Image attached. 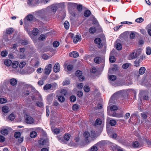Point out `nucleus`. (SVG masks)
<instances>
[{
  "label": "nucleus",
  "mask_w": 151,
  "mask_h": 151,
  "mask_svg": "<svg viewBox=\"0 0 151 151\" xmlns=\"http://www.w3.org/2000/svg\"><path fill=\"white\" fill-rule=\"evenodd\" d=\"M54 133L55 134H58L60 132V130L58 128L55 129L53 131Z\"/></svg>",
  "instance_id": "obj_58"
},
{
  "label": "nucleus",
  "mask_w": 151,
  "mask_h": 151,
  "mask_svg": "<svg viewBox=\"0 0 151 151\" xmlns=\"http://www.w3.org/2000/svg\"><path fill=\"white\" fill-rule=\"evenodd\" d=\"M144 146L147 145L148 147H151V142H144Z\"/></svg>",
  "instance_id": "obj_60"
},
{
  "label": "nucleus",
  "mask_w": 151,
  "mask_h": 151,
  "mask_svg": "<svg viewBox=\"0 0 151 151\" xmlns=\"http://www.w3.org/2000/svg\"><path fill=\"white\" fill-rule=\"evenodd\" d=\"M60 70V64L59 63H56L53 68V71L54 72H59Z\"/></svg>",
  "instance_id": "obj_7"
},
{
  "label": "nucleus",
  "mask_w": 151,
  "mask_h": 151,
  "mask_svg": "<svg viewBox=\"0 0 151 151\" xmlns=\"http://www.w3.org/2000/svg\"><path fill=\"white\" fill-rule=\"evenodd\" d=\"M21 133L19 132H16L14 134V137L16 138H19V141L20 142H23V137H21Z\"/></svg>",
  "instance_id": "obj_5"
},
{
  "label": "nucleus",
  "mask_w": 151,
  "mask_h": 151,
  "mask_svg": "<svg viewBox=\"0 0 151 151\" xmlns=\"http://www.w3.org/2000/svg\"><path fill=\"white\" fill-rule=\"evenodd\" d=\"M39 30L37 28L34 29L32 30V34L34 35H37L38 33Z\"/></svg>",
  "instance_id": "obj_30"
},
{
  "label": "nucleus",
  "mask_w": 151,
  "mask_h": 151,
  "mask_svg": "<svg viewBox=\"0 0 151 151\" xmlns=\"http://www.w3.org/2000/svg\"><path fill=\"white\" fill-rule=\"evenodd\" d=\"M147 113L145 112L142 113L141 114V116L144 119H146L147 117Z\"/></svg>",
  "instance_id": "obj_42"
},
{
  "label": "nucleus",
  "mask_w": 151,
  "mask_h": 151,
  "mask_svg": "<svg viewBox=\"0 0 151 151\" xmlns=\"http://www.w3.org/2000/svg\"><path fill=\"white\" fill-rule=\"evenodd\" d=\"M116 122L114 119L110 120L109 122L110 125L111 126H114L116 124Z\"/></svg>",
  "instance_id": "obj_36"
},
{
  "label": "nucleus",
  "mask_w": 151,
  "mask_h": 151,
  "mask_svg": "<svg viewBox=\"0 0 151 151\" xmlns=\"http://www.w3.org/2000/svg\"><path fill=\"white\" fill-rule=\"evenodd\" d=\"M141 53V50L140 49L135 50L129 55V59L130 60L134 59L140 55Z\"/></svg>",
  "instance_id": "obj_2"
},
{
  "label": "nucleus",
  "mask_w": 151,
  "mask_h": 151,
  "mask_svg": "<svg viewBox=\"0 0 151 151\" xmlns=\"http://www.w3.org/2000/svg\"><path fill=\"white\" fill-rule=\"evenodd\" d=\"M95 42L98 45V46L99 47H101L103 45L101 43V39L99 38H96L94 40Z\"/></svg>",
  "instance_id": "obj_8"
},
{
  "label": "nucleus",
  "mask_w": 151,
  "mask_h": 151,
  "mask_svg": "<svg viewBox=\"0 0 151 151\" xmlns=\"http://www.w3.org/2000/svg\"><path fill=\"white\" fill-rule=\"evenodd\" d=\"M79 108V106L77 104H74L72 107L73 110L75 111H77Z\"/></svg>",
  "instance_id": "obj_24"
},
{
  "label": "nucleus",
  "mask_w": 151,
  "mask_h": 151,
  "mask_svg": "<svg viewBox=\"0 0 151 151\" xmlns=\"http://www.w3.org/2000/svg\"><path fill=\"white\" fill-rule=\"evenodd\" d=\"M10 83L12 86H15L17 84V81L14 78H12L10 80Z\"/></svg>",
  "instance_id": "obj_13"
},
{
  "label": "nucleus",
  "mask_w": 151,
  "mask_h": 151,
  "mask_svg": "<svg viewBox=\"0 0 151 151\" xmlns=\"http://www.w3.org/2000/svg\"><path fill=\"white\" fill-rule=\"evenodd\" d=\"M70 83V82L69 80H66L63 82V86L67 85L69 84Z\"/></svg>",
  "instance_id": "obj_56"
},
{
  "label": "nucleus",
  "mask_w": 151,
  "mask_h": 151,
  "mask_svg": "<svg viewBox=\"0 0 151 151\" xmlns=\"http://www.w3.org/2000/svg\"><path fill=\"white\" fill-rule=\"evenodd\" d=\"M122 47V45L119 43H117L116 45V48L117 50H121Z\"/></svg>",
  "instance_id": "obj_28"
},
{
  "label": "nucleus",
  "mask_w": 151,
  "mask_h": 151,
  "mask_svg": "<svg viewBox=\"0 0 151 151\" xmlns=\"http://www.w3.org/2000/svg\"><path fill=\"white\" fill-rule=\"evenodd\" d=\"M50 57V56H49L45 54H43L42 55V58L45 60H47Z\"/></svg>",
  "instance_id": "obj_52"
},
{
  "label": "nucleus",
  "mask_w": 151,
  "mask_h": 151,
  "mask_svg": "<svg viewBox=\"0 0 151 151\" xmlns=\"http://www.w3.org/2000/svg\"><path fill=\"white\" fill-rule=\"evenodd\" d=\"M109 61L111 63H113L115 62L116 60L115 57L114 56H111L110 57Z\"/></svg>",
  "instance_id": "obj_39"
},
{
  "label": "nucleus",
  "mask_w": 151,
  "mask_h": 151,
  "mask_svg": "<svg viewBox=\"0 0 151 151\" xmlns=\"http://www.w3.org/2000/svg\"><path fill=\"white\" fill-rule=\"evenodd\" d=\"M26 18L27 20L31 21L33 19V17L32 14H29L27 16Z\"/></svg>",
  "instance_id": "obj_27"
},
{
  "label": "nucleus",
  "mask_w": 151,
  "mask_h": 151,
  "mask_svg": "<svg viewBox=\"0 0 151 151\" xmlns=\"http://www.w3.org/2000/svg\"><path fill=\"white\" fill-rule=\"evenodd\" d=\"M146 70L145 67H141L139 70V73L140 75L143 74L145 73Z\"/></svg>",
  "instance_id": "obj_15"
},
{
  "label": "nucleus",
  "mask_w": 151,
  "mask_h": 151,
  "mask_svg": "<svg viewBox=\"0 0 151 151\" xmlns=\"http://www.w3.org/2000/svg\"><path fill=\"white\" fill-rule=\"evenodd\" d=\"M64 3H60L57 4H53L50 6L51 11L53 12H56L58 8H63L64 7Z\"/></svg>",
  "instance_id": "obj_3"
},
{
  "label": "nucleus",
  "mask_w": 151,
  "mask_h": 151,
  "mask_svg": "<svg viewBox=\"0 0 151 151\" xmlns=\"http://www.w3.org/2000/svg\"><path fill=\"white\" fill-rule=\"evenodd\" d=\"M118 109L117 107L115 105H112L111 106L110 108V110L111 111H114Z\"/></svg>",
  "instance_id": "obj_35"
},
{
  "label": "nucleus",
  "mask_w": 151,
  "mask_h": 151,
  "mask_svg": "<svg viewBox=\"0 0 151 151\" xmlns=\"http://www.w3.org/2000/svg\"><path fill=\"white\" fill-rule=\"evenodd\" d=\"M2 109L3 112L7 113L9 111V108L7 106H4L2 107Z\"/></svg>",
  "instance_id": "obj_19"
},
{
  "label": "nucleus",
  "mask_w": 151,
  "mask_h": 151,
  "mask_svg": "<svg viewBox=\"0 0 151 151\" xmlns=\"http://www.w3.org/2000/svg\"><path fill=\"white\" fill-rule=\"evenodd\" d=\"M52 85L50 84H47L43 87V89L47 90L50 89L52 87Z\"/></svg>",
  "instance_id": "obj_14"
},
{
  "label": "nucleus",
  "mask_w": 151,
  "mask_h": 151,
  "mask_svg": "<svg viewBox=\"0 0 151 151\" xmlns=\"http://www.w3.org/2000/svg\"><path fill=\"white\" fill-rule=\"evenodd\" d=\"M15 118V116L13 113L11 114L8 116V119L11 121L14 120Z\"/></svg>",
  "instance_id": "obj_34"
},
{
  "label": "nucleus",
  "mask_w": 151,
  "mask_h": 151,
  "mask_svg": "<svg viewBox=\"0 0 151 151\" xmlns=\"http://www.w3.org/2000/svg\"><path fill=\"white\" fill-rule=\"evenodd\" d=\"M64 143L72 147L75 146V145L74 144V142H64Z\"/></svg>",
  "instance_id": "obj_53"
},
{
  "label": "nucleus",
  "mask_w": 151,
  "mask_h": 151,
  "mask_svg": "<svg viewBox=\"0 0 151 151\" xmlns=\"http://www.w3.org/2000/svg\"><path fill=\"white\" fill-rule=\"evenodd\" d=\"M81 37H80L78 35H77L74 37L73 40V42L75 43H76L79 41H80L81 40Z\"/></svg>",
  "instance_id": "obj_12"
},
{
  "label": "nucleus",
  "mask_w": 151,
  "mask_h": 151,
  "mask_svg": "<svg viewBox=\"0 0 151 151\" xmlns=\"http://www.w3.org/2000/svg\"><path fill=\"white\" fill-rule=\"evenodd\" d=\"M130 64L129 63H126L123 64L122 66L123 68L124 69H127L128 68Z\"/></svg>",
  "instance_id": "obj_37"
},
{
  "label": "nucleus",
  "mask_w": 151,
  "mask_h": 151,
  "mask_svg": "<svg viewBox=\"0 0 151 151\" xmlns=\"http://www.w3.org/2000/svg\"><path fill=\"white\" fill-rule=\"evenodd\" d=\"M83 93L81 91H78L77 92V95L79 97L82 96Z\"/></svg>",
  "instance_id": "obj_59"
},
{
  "label": "nucleus",
  "mask_w": 151,
  "mask_h": 151,
  "mask_svg": "<svg viewBox=\"0 0 151 151\" xmlns=\"http://www.w3.org/2000/svg\"><path fill=\"white\" fill-rule=\"evenodd\" d=\"M12 61L10 60H7L4 61V64L7 66H9L12 64Z\"/></svg>",
  "instance_id": "obj_18"
},
{
  "label": "nucleus",
  "mask_w": 151,
  "mask_h": 151,
  "mask_svg": "<svg viewBox=\"0 0 151 151\" xmlns=\"http://www.w3.org/2000/svg\"><path fill=\"white\" fill-rule=\"evenodd\" d=\"M64 25L65 28L66 29H69V23L67 21H65L64 23Z\"/></svg>",
  "instance_id": "obj_31"
},
{
  "label": "nucleus",
  "mask_w": 151,
  "mask_h": 151,
  "mask_svg": "<svg viewBox=\"0 0 151 151\" xmlns=\"http://www.w3.org/2000/svg\"><path fill=\"white\" fill-rule=\"evenodd\" d=\"M70 137V135L69 134L67 133L64 136V138L65 140L68 141L69 140Z\"/></svg>",
  "instance_id": "obj_29"
},
{
  "label": "nucleus",
  "mask_w": 151,
  "mask_h": 151,
  "mask_svg": "<svg viewBox=\"0 0 151 151\" xmlns=\"http://www.w3.org/2000/svg\"><path fill=\"white\" fill-rule=\"evenodd\" d=\"M85 138V140L86 141L88 140H89L88 138L90 137V134L89 133L87 132H85L83 134Z\"/></svg>",
  "instance_id": "obj_17"
},
{
  "label": "nucleus",
  "mask_w": 151,
  "mask_h": 151,
  "mask_svg": "<svg viewBox=\"0 0 151 151\" xmlns=\"http://www.w3.org/2000/svg\"><path fill=\"white\" fill-rule=\"evenodd\" d=\"M13 32V28H10L6 30V32L7 34L9 35H11Z\"/></svg>",
  "instance_id": "obj_26"
},
{
  "label": "nucleus",
  "mask_w": 151,
  "mask_h": 151,
  "mask_svg": "<svg viewBox=\"0 0 151 151\" xmlns=\"http://www.w3.org/2000/svg\"><path fill=\"white\" fill-rule=\"evenodd\" d=\"M12 67L14 68H17L18 66L19 63L17 61H14L12 63Z\"/></svg>",
  "instance_id": "obj_16"
},
{
  "label": "nucleus",
  "mask_w": 151,
  "mask_h": 151,
  "mask_svg": "<svg viewBox=\"0 0 151 151\" xmlns=\"http://www.w3.org/2000/svg\"><path fill=\"white\" fill-rule=\"evenodd\" d=\"M28 43V41L26 40H23L22 42V44L23 45H27Z\"/></svg>",
  "instance_id": "obj_61"
},
{
  "label": "nucleus",
  "mask_w": 151,
  "mask_h": 151,
  "mask_svg": "<svg viewBox=\"0 0 151 151\" xmlns=\"http://www.w3.org/2000/svg\"><path fill=\"white\" fill-rule=\"evenodd\" d=\"M34 119L31 117L29 116L27 117L26 119V122L29 124H32L34 122Z\"/></svg>",
  "instance_id": "obj_10"
},
{
  "label": "nucleus",
  "mask_w": 151,
  "mask_h": 151,
  "mask_svg": "<svg viewBox=\"0 0 151 151\" xmlns=\"http://www.w3.org/2000/svg\"><path fill=\"white\" fill-rule=\"evenodd\" d=\"M97 147L96 145H94L91 148V151H97Z\"/></svg>",
  "instance_id": "obj_48"
},
{
  "label": "nucleus",
  "mask_w": 151,
  "mask_h": 151,
  "mask_svg": "<svg viewBox=\"0 0 151 151\" xmlns=\"http://www.w3.org/2000/svg\"><path fill=\"white\" fill-rule=\"evenodd\" d=\"M73 66L72 65H69L67 66V69L69 71L73 69Z\"/></svg>",
  "instance_id": "obj_62"
},
{
  "label": "nucleus",
  "mask_w": 151,
  "mask_h": 151,
  "mask_svg": "<svg viewBox=\"0 0 151 151\" xmlns=\"http://www.w3.org/2000/svg\"><path fill=\"white\" fill-rule=\"evenodd\" d=\"M94 61L96 63H99L101 62L100 58L96 57L94 59Z\"/></svg>",
  "instance_id": "obj_51"
},
{
  "label": "nucleus",
  "mask_w": 151,
  "mask_h": 151,
  "mask_svg": "<svg viewBox=\"0 0 151 151\" xmlns=\"http://www.w3.org/2000/svg\"><path fill=\"white\" fill-rule=\"evenodd\" d=\"M122 144H127V146L132 148L140 147L144 146V142H130V143L127 144L129 142H121Z\"/></svg>",
  "instance_id": "obj_1"
},
{
  "label": "nucleus",
  "mask_w": 151,
  "mask_h": 151,
  "mask_svg": "<svg viewBox=\"0 0 151 151\" xmlns=\"http://www.w3.org/2000/svg\"><path fill=\"white\" fill-rule=\"evenodd\" d=\"M144 20V19L140 17L136 19L135 20V21L137 23H140L143 22Z\"/></svg>",
  "instance_id": "obj_44"
},
{
  "label": "nucleus",
  "mask_w": 151,
  "mask_h": 151,
  "mask_svg": "<svg viewBox=\"0 0 151 151\" xmlns=\"http://www.w3.org/2000/svg\"><path fill=\"white\" fill-rule=\"evenodd\" d=\"M9 131L7 129H4L1 131V133L2 134L6 135L8 134Z\"/></svg>",
  "instance_id": "obj_20"
},
{
  "label": "nucleus",
  "mask_w": 151,
  "mask_h": 151,
  "mask_svg": "<svg viewBox=\"0 0 151 151\" xmlns=\"http://www.w3.org/2000/svg\"><path fill=\"white\" fill-rule=\"evenodd\" d=\"M84 90L85 92H88L90 91V88L88 86H85L84 87Z\"/></svg>",
  "instance_id": "obj_47"
},
{
  "label": "nucleus",
  "mask_w": 151,
  "mask_h": 151,
  "mask_svg": "<svg viewBox=\"0 0 151 151\" xmlns=\"http://www.w3.org/2000/svg\"><path fill=\"white\" fill-rule=\"evenodd\" d=\"M60 93L61 94L63 95L64 96H66L68 94V92L66 89H63L61 91Z\"/></svg>",
  "instance_id": "obj_32"
},
{
  "label": "nucleus",
  "mask_w": 151,
  "mask_h": 151,
  "mask_svg": "<svg viewBox=\"0 0 151 151\" xmlns=\"http://www.w3.org/2000/svg\"><path fill=\"white\" fill-rule=\"evenodd\" d=\"M59 45V42L58 41H54L53 43V46L55 47H58Z\"/></svg>",
  "instance_id": "obj_41"
},
{
  "label": "nucleus",
  "mask_w": 151,
  "mask_h": 151,
  "mask_svg": "<svg viewBox=\"0 0 151 151\" xmlns=\"http://www.w3.org/2000/svg\"><path fill=\"white\" fill-rule=\"evenodd\" d=\"M102 121L101 120V119H96L95 121V123L97 125H101L102 123Z\"/></svg>",
  "instance_id": "obj_50"
},
{
  "label": "nucleus",
  "mask_w": 151,
  "mask_h": 151,
  "mask_svg": "<svg viewBox=\"0 0 151 151\" xmlns=\"http://www.w3.org/2000/svg\"><path fill=\"white\" fill-rule=\"evenodd\" d=\"M52 68V65L51 64H48L45 68L44 72L45 74L47 75H49L51 72Z\"/></svg>",
  "instance_id": "obj_4"
},
{
  "label": "nucleus",
  "mask_w": 151,
  "mask_h": 151,
  "mask_svg": "<svg viewBox=\"0 0 151 151\" xmlns=\"http://www.w3.org/2000/svg\"><path fill=\"white\" fill-rule=\"evenodd\" d=\"M89 142H80L79 145L81 147H83L89 144Z\"/></svg>",
  "instance_id": "obj_40"
},
{
  "label": "nucleus",
  "mask_w": 151,
  "mask_h": 151,
  "mask_svg": "<svg viewBox=\"0 0 151 151\" xmlns=\"http://www.w3.org/2000/svg\"><path fill=\"white\" fill-rule=\"evenodd\" d=\"M36 105L38 107H42L43 106V104L41 102L38 101L36 103Z\"/></svg>",
  "instance_id": "obj_55"
},
{
  "label": "nucleus",
  "mask_w": 151,
  "mask_h": 151,
  "mask_svg": "<svg viewBox=\"0 0 151 151\" xmlns=\"http://www.w3.org/2000/svg\"><path fill=\"white\" fill-rule=\"evenodd\" d=\"M116 78V76L114 75H111L109 76V79L112 81L115 80Z\"/></svg>",
  "instance_id": "obj_38"
},
{
  "label": "nucleus",
  "mask_w": 151,
  "mask_h": 151,
  "mask_svg": "<svg viewBox=\"0 0 151 151\" xmlns=\"http://www.w3.org/2000/svg\"><path fill=\"white\" fill-rule=\"evenodd\" d=\"M7 54L8 53L6 51H4L1 52V55L2 56L5 57L7 55Z\"/></svg>",
  "instance_id": "obj_46"
},
{
  "label": "nucleus",
  "mask_w": 151,
  "mask_h": 151,
  "mask_svg": "<svg viewBox=\"0 0 151 151\" xmlns=\"http://www.w3.org/2000/svg\"><path fill=\"white\" fill-rule=\"evenodd\" d=\"M70 56L73 58H77L79 56V53L76 51H73L69 54Z\"/></svg>",
  "instance_id": "obj_9"
},
{
  "label": "nucleus",
  "mask_w": 151,
  "mask_h": 151,
  "mask_svg": "<svg viewBox=\"0 0 151 151\" xmlns=\"http://www.w3.org/2000/svg\"><path fill=\"white\" fill-rule=\"evenodd\" d=\"M82 72L79 70H77L76 73V76L78 77L79 79L81 81H83L84 80V77L82 75Z\"/></svg>",
  "instance_id": "obj_6"
},
{
  "label": "nucleus",
  "mask_w": 151,
  "mask_h": 151,
  "mask_svg": "<svg viewBox=\"0 0 151 151\" xmlns=\"http://www.w3.org/2000/svg\"><path fill=\"white\" fill-rule=\"evenodd\" d=\"M58 101L61 102H63L65 100V98L64 97L62 96H58Z\"/></svg>",
  "instance_id": "obj_25"
},
{
  "label": "nucleus",
  "mask_w": 151,
  "mask_h": 151,
  "mask_svg": "<svg viewBox=\"0 0 151 151\" xmlns=\"http://www.w3.org/2000/svg\"><path fill=\"white\" fill-rule=\"evenodd\" d=\"M151 48L150 47H147L146 52V54L148 55H150L151 54Z\"/></svg>",
  "instance_id": "obj_45"
},
{
  "label": "nucleus",
  "mask_w": 151,
  "mask_h": 151,
  "mask_svg": "<svg viewBox=\"0 0 151 151\" xmlns=\"http://www.w3.org/2000/svg\"><path fill=\"white\" fill-rule=\"evenodd\" d=\"M45 38V36L43 35H41L39 37V39L41 40H43Z\"/></svg>",
  "instance_id": "obj_63"
},
{
  "label": "nucleus",
  "mask_w": 151,
  "mask_h": 151,
  "mask_svg": "<svg viewBox=\"0 0 151 151\" xmlns=\"http://www.w3.org/2000/svg\"><path fill=\"white\" fill-rule=\"evenodd\" d=\"M98 136L95 132H91V137L92 139V140H93V139L95 138Z\"/></svg>",
  "instance_id": "obj_33"
},
{
  "label": "nucleus",
  "mask_w": 151,
  "mask_h": 151,
  "mask_svg": "<svg viewBox=\"0 0 151 151\" xmlns=\"http://www.w3.org/2000/svg\"><path fill=\"white\" fill-rule=\"evenodd\" d=\"M70 99L71 102H74L76 101V97L74 96H72L70 97Z\"/></svg>",
  "instance_id": "obj_43"
},
{
  "label": "nucleus",
  "mask_w": 151,
  "mask_h": 151,
  "mask_svg": "<svg viewBox=\"0 0 151 151\" xmlns=\"http://www.w3.org/2000/svg\"><path fill=\"white\" fill-rule=\"evenodd\" d=\"M77 9L79 12H81L82 10V5L79 4L77 6Z\"/></svg>",
  "instance_id": "obj_54"
},
{
  "label": "nucleus",
  "mask_w": 151,
  "mask_h": 151,
  "mask_svg": "<svg viewBox=\"0 0 151 151\" xmlns=\"http://www.w3.org/2000/svg\"><path fill=\"white\" fill-rule=\"evenodd\" d=\"M26 63L24 62H21L19 65V67L21 68H23L25 65Z\"/></svg>",
  "instance_id": "obj_49"
},
{
  "label": "nucleus",
  "mask_w": 151,
  "mask_h": 151,
  "mask_svg": "<svg viewBox=\"0 0 151 151\" xmlns=\"http://www.w3.org/2000/svg\"><path fill=\"white\" fill-rule=\"evenodd\" d=\"M143 59L142 57L140 56L139 58H137L136 59L134 62V63L135 64V65L137 66L139 65V64L142 61V60Z\"/></svg>",
  "instance_id": "obj_11"
},
{
  "label": "nucleus",
  "mask_w": 151,
  "mask_h": 151,
  "mask_svg": "<svg viewBox=\"0 0 151 151\" xmlns=\"http://www.w3.org/2000/svg\"><path fill=\"white\" fill-rule=\"evenodd\" d=\"M5 137L2 135H0V142H4L5 140Z\"/></svg>",
  "instance_id": "obj_64"
},
{
  "label": "nucleus",
  "mask_w": 151,
  "mask_h": 151,
  "mask_svg": "<svg viewBox=\"0 0 151 151\" xmlns=\"http://www.w3.org/2000/svg\"><path fill=\"white\" fill-rule=\"evenodd\" d=\"M6 100L4 98H1L0 99V103L3 104L6 102Z\"/></svg>",
  "instance_id": "obj_57"
},
{
  "label": "nucleus",
  "mask_w": 151,
  "mask_h": 151,
  "mask_svg": "<svg viewBox=\"0 0 151 151\" xmlns=\"http://www.w3.org/2000/svg\"><path fill=\"white\" fill-rule=\"evenodd\" d=\"M96 31V29L95 27H91L89 29V32L90 33L94 34Z\"/></svg>",
  "instance_id": "obj_23"
},
{
  "label": "nucleus",
  "mask_w": 151,
  "mask_h": 151,
  "mask_svg": "<svg viewBox=\"0 0 151 151\" xmlns=\"http://www.w3.org/2000/svg\"><path fill=\"white\" fill-rule=\"evenodd\" d=\"M37 132L35 131H33L31 132L30 136L31 137L33 138L36 137L37 136Z\"/></svg>",
  "instance_id": "obj_22"
},
{
  "label": "nucleus",
  "mask_w": 151,
  "mask_h": 151,
  "mask_svg": "<svg viewBox=\"0 0 151 151\" xmlns=\"http://www.w3.org/2000/svg\"><path fill=\"white\" fill-rule=\"evenodd\" d=\"M91 14V12L89 10L85 11L84 13V16L86 17H88Z\"/></svg>",
  "instance_id": "obj_21"
}]
</instances>
